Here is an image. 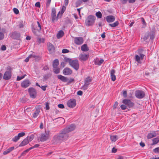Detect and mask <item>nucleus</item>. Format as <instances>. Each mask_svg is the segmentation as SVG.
<instances>
[{"mask_svg": "<svg viewBox=\"0 0 159 159\" xmlns=\"http://www.w3.org/2000/svg\"><path fill=\"white\" fill-rule=\"evenodd\" d=\"M31 55L32 58H34L35 61H38L41 59V57L40 56L36 55L34 54H32Z\"/></svg>", "mask_w": 159, "mask_h": 159, "instance_id": "c756f323", "label": "nucleus"}, {"mask_svg": "<svg viewBox=\"0 0 159 159\" xmlns=\"http://www.w3.org/2000/svg\"><path fill=\"white\" fill-rule=\"evenodd\" d=\"M135 97L139 98L141 99L143 98L145 96V93L143 91L138 90L135 92Z\"/></svg>", "mask_w": 159, "mask_h": 159, "instance_id": "6e6552de", "label": "nucleus"}, {"mask_svg": "<svg viewBox=\"0 0 159 159\" xmlns=\"http://www.w3.org/2000/svg\"><path fill=\"white\" fill-rule=\"evenodd\" d=\"M119 24L118 21H116L112 24H110L109 25L112 27H115L117 26Z\"/></svg>", "mask_w": 159, "mask_h": 159, "instance_id": "c9c22d12", "label": "nucleus"}, {"mask_svg": "<svg viewBox=\"0 0 159 159\" xmlns=\"http://www.w3.org/2000/svg\"><path fill=\"white\" fill-rule=\"evenodd\" d=\"M69 134L63 129L59 133L53 137V141L55 143H59L66 140L69 138Z\"/></svg>", "mask_w": 159, "mask_h": 159, "instance_id": "f257e3e1", "label": "nucleus"}, {"mask_svg": "<svg viewBox=\"0 0 159 159\" xmlns=\"http://www.w3.org/2000/svg\"><path fill=\"white\" fill-rule=\"evenodd\" d=\"M117 151V149L114 148H113L112 150V152L113 153H115Z\"/></svg>", "mask_w": 159, "mask_h": 159, "instance_id": "774afa93", "label": "nucleus"}, {"mask_svg": "<svg viewBox=\"0 0 159 159\" xmlns=\"http://www.w3.org/2000/svg\"><path fill=\"white\" fill-rule=\"evenodd\" d=\"M153 151L155 153L159 152V147H158L154 149L153 150Z\"/></svg>", "mask_w": 159, "mask_h": 159, "instance_id": "5fc2aeb1", "label": "nucleus"}, {"mask_svg": "<svg viewBox=\"0 0 159 159\" xmlns=\"http://www.w3.org/2000/svg\"><path fill=\"white\" fill-rule=\"evenodd\" d=\"M66 10V7L64 6H63L62 7L61 11H59L57 15V18H59V14H61V16L62 15V14L64 13V11H65Z\"/></svg>", "mask_w": 159, "mask_h": 159, "instance_id": "a878e982", "label": "nucleus"}, {"mask_svg": "<svg viewBox=\"0 0 159 159\" xmlns=\"http://www.w3.org/2000/svg\"><path fill=\"white\" fill-rule=\"evenodd\" d=\"M96 15L98 18H102V14L100 11L97 12L96 13Z\"/></svg>", "mask_w": 159, "mask_h": 159, "instance_id": "ea45409f", "label": "nucleus"}, {"mask_svg": "<svg viewBox=\"0 0 159 159\" xmlns=\"http://www.w3.org/2000/svg\"><path fill=\"white\" fill-rule=\"evenodd\" d=\"M20 138L19 136L17 135V136H15L12 139V140L14 142H17L19 139Z\"/></svg>", "mask_w": 159, "mask_h": 159, "instance_id": "a19ab883", "label": "nucleus"}, {"mask_svg": "<svg viewBox=\"0 0 159 159\" xmlns=\"http://www.w3.org/2000/svg\"><path fill=\"white\" fill-rule=\"evenodd\" d=\"M84 40L82 37H76L74 39L75 43L77 45H80L83 43Z\"/></svg>", "mask_w": 159, "mask_h": 159, "instance_id": "2eb2a0df", "label": "nucleus"}, {"mask_svg": "<svg viewBox=\"0 0 159 159\" xmlns=\"http://www.w3.org/2000/svg\"><path fill=\"white\" fill-rule=\"evenodd\" d=\"M92 78L89 77H88L85 78L84 80V84L82 87V89L84 90H86L88 87L89 85L92 82Z\"/></svg>", "mask_w": 159, "mask_h": 159, "instance_id": "39448f33", "label": "nucleus"}, {"mask_svg": "<svg viewBox=\"0 0 159 159\" xmlns=\"http://www.w3.org/2000/svg\"><path fill=\"white\" fill-rule=\"evenodd\" d=\"M56 9L54 8H52V10L51 12V18L52 21L53 22L56 20H57L58 18L56 17Z\"/></svg>", "mask_w": 159, "mask_h": 159, "instance_id": "ddd939ff", "label": "nucleus"}, {"mask_svg": "<svg viewBox=\"0 0 159 159\" xmlns=\"http://www.w3.org/2000/svg\"><path fill=\"white\" fill-rule=\"evenodd\" d=\"M59 64V62L58 59H55L53 62L52 66L53 68L57 67Z\"/></svg>", "mask_w": 159, "mask_h": 159, "instance_id": "2f4dec72", "label": "nucleus"}, {"mask_svg": "<svg viewBox=\"0 0 159 159\" xmlns=\"http://www.w3.org/2000/svg\"><path fill=\"white\" fill-rule=\"evenodd\" d=\"M67 105L70 108H73L76 105V101L75 99H71L69 100L67 103Z\"/></svg>", "mask_w": 159, "mask_h": 159, "instance_id": "9b49d317", "label": "nucleus"}, {"mask_svg": "<svg viewBox=\"0 0 159 159\" xmlns=\"http://www.w3.org/2000/svg\"><path fill=\"white\" fill-rule=\"evenodd\" d=\"M48 49L50 53H52L54 51V47L53 45L50 43H48L47 44Z\"/></svg>", "mask_w": 159, "mask_h": 159, "instance_id": "aec40b11", "label": "nucleus"}, {"mask_svg": "<svg viewBox=\"0 0 159 159\" xmlns=\"http://www.w3.org/2000/svg\"><path fill=\"white\" fill-rule=\"evenodd\" d=\"M19 27L20 28H21L23 27V22L21 21L19 24Z\"/></svg>", "mask_w": 159, "mask_h": 159, "instance_id": "0e129e2a", "label": "nucleus"}, {"mask_svg": "<svg viewBox=\"0 0 159 159\" xmlns=\"http://www.w3.org/2000/svg\"><path fill=\"white\" fill-rule=\"evenodd\" d=\"M136 0H128V2L129 3H134Z\"/></svg>", "mask_w": 159, "mask_h": 159, "instance_id": "338daca9", "label": "nucleus"}, {"mask_svg": "<svg viewBox=\"0 0 159 159\" xmlns=\"http://www.w3.org/2000/svg\"><path fill=\"white\" fill-rule=\"evenodd\" d=\"M15 148V147H11L7 149L5 151H4L3 152V154L4 155H5L8 154L10 152H11L13 151Z\"/></svg>", "mask_w": 159, "mask_h": 159, "instance_id": "b1692460", "label": "nucleus"}, {"mask_svg": "<svg viewBox=\"0 0 159 159\" xmlns=\"http://www.w3.org/2000/svg\"><path fill=\"white\" fill-rule=\"evenodd\" d=\"M47 87L46 85L45 86H41V88L44 91H45L46 90V87Z\"/></svg>", "mask_w": 159, "mask_h": 159, "instance_id": "13d9d810", "label": "nucleus"}, {"mask_svg": "<svg viewBox=\"0 0 159 159\" xmlns=\"http://www.w3.org/2000/svg\"><path fill=\"white\" fill-rule=\"evenodd\" d=\"M44 41V39L43 38H39L38 39V42L39 43H43Z\"/></svg>", "mask_w": 159, "mask_h": 159, "instance_id": "a18cd8bd", "label": "nucleus"}, {"mask_svg": "<svg viewBox=\"0 0 159 159\" xmlns=\"http://www.w3.org/2000/svg\"><path fill=\"white\" fill-rule=\"evenodd\" d=\"M64 32L62 30H60L59 31L57 34V39H59L62 37L64 35Z\"/></svg>", "mask_w": 159, "mask_h": 159, "instance_id": "bb28decb", "label": "nucleus"}, {"mask_svg": "<svg viewBox=\"0 0 159 159\" xmlns=\"http://www.w3.org/2000/svg\"><path fill=\"white\" fill-rule=\"evenodd\" d=\"M118 104V102H116L113 106L114 108H116V107L117 106Z\"/></svg>", "mask_w": 159, "mask_h": 159, "instance_id": "bf43d9fd", "label": "nucleus"}, {"mask_svg": "<svg viewBox=\"0 0 159 159\" xmlns=\"http://www.w3.org/2000/svg\"><path fill=\"white\" fill-rule=\"evenodd\" d=\"M106 19L108 22L110 23L114 21L115 18L112 16H108L106 17Z\"/></svg>", "mask_w": 159, "mask_h": 159, "instance_id": "412c9836", "label": "nucleus"}, {"mask_svg": "<svg viewBox=\"0 0 159 159\" xmlns=\"http://www.w3.org/2000/svg\"><path fill=\"white\" fill-rule=\"evenodd\" d=\"M37 23L39 27L38 29H36L34 27H32V31L35 34H36L37 31H38L39 32L41 29V26L40 25L39 22L38 21H37Z\"/></svg>", "mask_w": 159, "mask_h": 159, "instance_id": "f3484780", "label": "nucleus"}, {"mask_svg": "<svg viewBox=\"0 0 159 159\" xmlns=\"http://www.w3.org/2000/svg\"><path fill=\"white\" fill-rule=\"evenodd\" d=\"M57 121H60L62 122H63L64 120L62 118H58L57 119Z\"/></svg>", "mask_w": 159, "mask_h": 159, "instance_id": "69168bd1", "label": "nucleus"}, {"mask_svg": "<svg viewBox=\"0 0 159 159\" xmlns=\"http://www.w3.org/2000/svg\"><path fill=\"white\" fill-rule=\"evenodd\" d=\"M128 0H121V2L122 4H125L127 3Z\"/></svg>", "mask_w": 159, "mask_h": 159, "instance_id": "052dcab7", "label": "nucleus"}, {"mask_svg": "<svg viewBox=\"0 0 159 159\" xmlns=\"http://www.w3.org/2000/svg\"><path fill=\"white\" fill-rule=\"evenodd\" d=\"M11 69L10 67L7 68V69L4 74L3 79L6 80H8L11 79Z\"/></svg>", "mask_w": 159, "mask_h": 159, "instance_id": "20e7f679", "label": "nucleus"}, {"mask_svg": "<svg viewBox=\"0 0 159 159\" xmlns=\"http://www.w3.org/2000/svg\"><path fill=\"white\" fill-rule=\"evenodd\" d=\"M115 70H111L110 72L111 78V80L113 81H115L116 80V76L115 75Z\"/></svg>", "mask_w": 159, "mask_h": 159, "instance_id": "4be33fe9", "label": "nucleus"}, {"mask_svg": "<svg viewBox=\"0 0 159 159\" xmlns=\"http://www.w3.org/2000/svg\"><path fill=\"white\" fill-rule=\"evenodd\" d=\"M152 142L153 143L152 145H153L157 144L159 142V138H156L153 139Z\"/></svg>", "mask_w": 159, "mask_h": 159, "instance_id": "72a5a7b5", "label": "nucleus"}, {"mask_svg": "<svg viewBox=\"0 0 159 159\" xmlns=\"http://www.w3.org/2000/svg\"><path fill=\"white\" fill-rule=\"evenodd\" d=\"M120 107H121V109L122 110H125L127 108V106L126 105H121L120 106Z\"/></svg>", "mask_w": 159, "mask_h": 159, "instance_id": "8fccbe9b", "label": "nucleus"}, {"mask_svg": "<svg viewBox=\"0 0 159 159\" xmlns=\"http://www.w3.org/2000/svg\"><path fill=\"white\" fill-rule=\"evenodd\" d=\"M4 34L2 32H0V40H2L4 38Z\"/></svg>", "mask_w": 159, "mask_h": 159, "instance_id": "49530a36", "label": "nucleus"}, {"mask_svg": "<svg viewBox=\"0 0 159 159\" xmlns=\"http://www.w3.org/2000/svg\"><path fill=\"white\" fill-rule=\"evenodd\" d=\"M76 127L75 125L74 124H71L70 125L64 129L68 134V133L75 130Z\"/></svg>", "mask_w": 159, "mask_h": 159, "instance_id": "f8f14e48", "label": "nucleus"}, {"mask_svg": "<svg viewBox=\"0 0 159 159\" xmlns=\"http://www.w3.org/2000/svg\"><path fill=\"white\" fill-rule=\"evenodd\" d=\"M20 36V34L19 33L16 31H14L12 33L11 37L14 39H18Z\"/></svg>", "mask_w": 159, "mask_h": 159, "instance_id": "dca6fc26", "label": "nucleus"}, {"mask_svg": "<svg viewBox=\"0 0 159 159\" xmlns=\"http://www.w3.org/2000/svg\"><path fill=\"white\" fill-rule=\"evenodd\" d=\"M25 75H24L22 76H20V77L19 76H17V80L19 81V80H21V79L24 78L25 77Z\"/></svg>", "mask_w": 159, "mask_h": 159, "instance_id": "864d4df0", "label": "nucleus"}, {"mask_svg": "<svg viewBox=\"0 0 159 159\" xmlns=\"http://www.w3.org/2000/svg\"><path fill=\"white\" fill-rule=\"evenodd\" d=\"M45 104L46 110H49V103L48 102H45Z\"/></svg>", "mask_w": 159, "mask_h": 159, "instance_id": "37998d69", "label": "nucleus"}, {"mask_svg": "<svg viewBox=\"0 0 159 159\" xmlns=\"http://www.w3.org/2000/svg\"><path fill=\"white\" fill-rule=\"evenodd\" d=\"M25 138L27 139V140L29 141V142L33 140L34 138V136L33 135H31V136L27 137Z\"/></svg>", "mask_w": 159, "mask_h": 159, "instance_id": "58836bf2", "label": "nucleus"}, {"mask_svg": "<svg viewBox=\"0 0 159 159\" xmlns=\"http://www.w3.org/2000/svg\"><path fill=\"white\" fill-rule=\"evenodd\" d=\"M13 11L14 13L16 14H18L19 13V11L16 8H13Z\"/></svg>", "mask_w": 159, "mask_h": 159, "instance_id": "09e8293b", "label": "nucleus"}, {"mask_svg": "<svg viewBox=\"0 0 159 159\" xmlns=\"http://www.w3.org/2000/svg\"><path fill=\"white\" fill-rule=\"evenodd\" d=\"M63 73L65 75H70L72 74V70L69 68H65L63 71Z\"/></svg>", "mask_w": 159, "mask_h": 159, "instance_id": "a211bd4d", "label": "nucleus"}, {"mask_svg": "<svg viewBox=\"0 0 159 159\" xmlns=\"http://www.w3.org/2000/svg\"><path fill=\"white\" fill-rule=\"evenodd\" d=\"M40 112L39 109H36L33 115V117L34 118H36L39 115Z\"/></svg>", "mask_w": 159, "mask_h": 159, "instance_id": "7c9ffc66", "label": "nucleus"}, {"mask_svg": "<svg viewBox=\"0 0 159 159\" xmlns=\"http://www.w3.org/2000/svg\"><path fill=\"white\" fill-rule=\"evenodd\" d=\"M25 135V133L24 132H21L19 133L18 134V135L19 136V137L20 138L21 137H22L24 136Z\"/></svg>", "mask_w": 159, "mask_h": 159, "instance_id": "c03bdc74", "label": "nucleus"}, {"mask_svg": "<svg viewBox=\"0 0 159 159\" xmlns=\"http://www.w3.org/2000/svg\"><path fill=\"white\" fill-rule=\"evenodd\" d=\"M49 131H45L44 133L42 134L40 138V141L44 142L47 140L49 138Z\"/></svg>", "mask_w": 159, "mask_h": 159, "instance_id": "0eeeda50", "label": "nucleus"}, {"mask_svg": "<svg viewBox=\"0 0 159 159\" xmlns=\"http://www.w3.org/2000/svg\"><path fill=\"white\" fill-rule=\"evenodd\" d=\"M104 61L103 59H101L99 60L98 59H96L94 61L95 64L96 65L100 66L102 63H103Z\"/></svg>", "mask_w": 159, "mask_h": 159, "instance_id": "cd10ccee", "label": "nucleus"}, {"mask_svg": "<svg viewBox=\"0 0 159 159\" xmlns=\"http://www.w3.org/2000/svg\"><path fill=\"white\" fill-rule=\"evenodd\" d=\"M94 16L91 15L88 16L85 20V24L87 26H90L93 25L95 20Z\"/></svg>", "mask_w": 159, "mask_h": 159, "instance_id": "7ed1b4c3", "label": "nucleus"}, {"mask_svg": "<svg viewBox=\"0 0 159 159\" xmlns=\"http://www.w3.org/2000/svg\"><path fill=\"white\" fill-rule=\"evenodd\" d=\"M123 95L124 98H126L127 95V92L126 91H124L123 93Z\"/></svg>", "mask_w": 159, "mask_h": 159, "instance_id": "603ef678", "label": "nucleus"}, {"mask_svg": "<svg viewBox=\"0 0 159 159\" xmlns=\"http://www.w3.org/2000/svg\"><path fill=\"white\" fill-rule=\"evenodd\" d=\"M53 70L55 73L58 74L60 73V69L57 67L56 68H53Z\"/></svg>", "mask_w": 159, "mask_h": 159, "instance_id": "e433bc0d", "label": "nucleus"}, {"mask_svg": "<svg viewBox=\"0 0 159 159\" xmlns=\"http://www.w3.org/2000/svg\"><path fill=\"white\" fill-rule=\"evenodd\" d=\"M29 143V141L27 139L25 138L19 144V147L24 146L27 144Z\"/></svg>", "mask_w": 159, "mask_h": 159, "instance_id": "393cba45", "label": "nucleus"}, {"mask_svg": "<svg viewBox=\"0 0 159 159\" xmlns=\"http://www.w3.org/2000/svg\"><path fill=\"white\" fill-rule=\"evenodd\" d=\"M30 97L32 98H35L37 95L36 90L33 88H30L28 89Z\"/></svg>", "mask_w": 159, "mask_h": 159, "instance_id": "1a4fd4ad", "label": "nucleus"}, {"mask_svg": "<svg viewBox=\"0 0 159 159\" xmlns=\"http://www.w3.org/2000/svg\"><path fill=\"white\" fill-rule=\"evenodd\" d=\"M57 78L58 79L60 80L61 81L64 82H66L68 80L67 77L61 75H58L57 76Z\"/></svg>", "mask_w": 159, "mask_h": 159, "instance_id": "5701e85b", "label": "nucleus"}, {"mask_svg": "<svg viewBox=\"0 0 159 159\" xmlns=\"http://www.w3.org/2000/svg\"><path fill=\"white\" fill-rule=\"evenodd\" d=\"M58 107L60 108H63L64 107V105L61 104H58Z\"/></svg>", "mask_w": 159, "mask_h": 159, "instance_id": "4d7b16f0", "label": "nucleus"}, {"mask_svg": "<svg viewBox=\"0 0 159 159\" xmlns=\"http://www.w3.org/2000/svg\"><path fill=\"white\" fill-rule=\"evenodd\" d=\"M142 50L139 49L138 50V52L139 56L138 55H136L135 57V59L138 63H141L140 60H143V59L144 55L142 54L141 52Z\"/></svg>", "mask_w": 159, "mask_h": 159, "instance_id": "423d86ee", "label": "nucleus"}, {"mask_svg": "<svg viewBox=\"0 0 159 159\" xmlns=\"http://www.w3.org/2000/svg\"><path fill=\"white\" fill-rule=\"evenodd\" d=\"M124 104L127 106L129 108L133 107L134 105V103L131 100L128 99H125L122 102Z\"/></svg>", "mask_w": 159, "mask_h": 159, "instance_id": "9d476101", "label": "nucleus"}, {"mask_svg": "<svg viewBox=\"0 0 159 159\" xmlns=\"http://www.w3.org/2000/svg\"><path fill=\"white\" fill-rule=\"evenodd\" d=\"M83 94V92L81 91H79L77 92V94L79 95H81Z\"/></svg>", "mask_w": 159, "mask_h": 159, "instance_id": "e2e57ef3", "label": "nucleus"}, {"mask_svg": "<svg viewBox=\"0 0 159 159\" xmlns=\"http://www.w3.org/2000/svg\"><path fill=\"white\" fill-rule=\"evenodd\" d=\"M117 136L116 135H113L110 136V139L113 142H115L117 139Z\"/></svg>", "mask_w": 159, "mask_h": 159, "instance_id": "f704fd0d", "label": "nucleus"}, {"mask_svg": "<svg viewBox=\"0 0 159 159\" xmlns=\"http://www.w3.org/2000/svg\"><path fill=\"white\" fill-rule=\"evenodd\" d=\"M81 50L83 51L86 52L89 50V48L86 44H84L81 47Z\"/></svg>", "mask_w": 159, "mask_h": 159, "instance_id": "c85d7f7f", "label": "nucleus"}, {"mask_svg": "<svg viewBox=\"0 0 159 159\" xmlns=\"http://www.w3.org/2000/svg\"><path fill=\"white\" fill-rule=\"evenodd\" d=\"M89 57V54H80L79 56V59L81 61H86Z\"/></svg>", "mask_w": 159, "mask_h": 159, "instance_id": "4468645a", "label": "nucleus"}, {"mask_svg": "<svg viewBox=\"0 0 159 159\" xmlns=\"http://www.w3.org/2000/svg\"><path fill=\"white\" fill-rule=\"evenodd\" d=\"M156 136V134L155 132L150 133L148 134L147 136V138L148 139H151L155 137Z\"/></svg>", "mask_w": 159, "mask_h": 159, "instance_id": "473e14b6", "label": "nucleus"}, {"mask_svg": "<svg viewBox=\"0 0 159 159\" xmlns=\"http://www.w3.org/2000/svg\"><path fill=\"white\" fill-rule=\"evenodd\" d=\"M69 64L76 70H78L79 68V64L78 60H72L71 59L67 58L66 60Z\"/></svg>", "mask_w": 159, "mask_h": 159, "instance_id": "f03ea898", "label": "nucleus"}, {"mask_svg": "<svg viewBox=\"0 0 159 159\" xmlns=\"http://www.w3.org/2000/svg\"><path fill=\"white\" fill-rule=\"evenodd\" d=\"M35 6L38 7H39L40 6V2H37L35 4Z\"/></svg>", "mask_w": 159, "mask_h": 159, "instance_id": "680f3d73", "label": "nucleus"}, {"mask_svg": "<svg viewBox=\"0 0 159 159\" xmlns=\"http://www.w3.org/2000/svg\"><path fill=\"white\" fill-rule=\"evenodd\" d=\"M33 148H30L28 149H27L25 150L23 153H22L21 155V156H23L25 155L26 153L28 152L30 150H31V149Z\"/></svg>", "mask_w": 159, "mask_h": 159, "instance_id": "4c0bfd02", "label": "nucleus"}, {"mask_svg": "<svg viewBox=\"0 0 159 159\" xmlns=\"http://www.w3.org/2000/svg\"><path fill=\"white\" fill-rule=\"evenodd\" d=\"M1 49V50L4 51L6 50V47L5 45H2V46Z\"/></svg>", "mask_w": 159, "mask_h": 159, "instance_id": "6e6d98bb", "label": "nucleus"}, {"mask_svg": "<svg viewBox=\"0 0 159 159\" xmlns=\"http://www.w3.org/2000/svg\"><path fill=\"white\" fill-rule=\"evenodd\" d=\"M30 84V82L29 80H26L21 83V85L22 87L24 88H26L29 86Z\"/></svg>", "mask_w": 159, "mask_h": 159, "instance_id": "6ab92c4d", "label": "nucleus"}, {"mask_svg": "<svg viewBox=\"0 0 159 159\" xmlns=\"http://www.w3.org/2000/svg\"><path fill=\"white\" fill-rule=\"evenodd\" d=\"M69 52V50L66 49H64L62 51V52L63 53H67Z\"/></svg>", "mask_w": 159, "mask_h": 159, "instance_id": "3c124183", "label": "nucleus"}, {"mask_svg": "<svg viewBox=\"0 0 159 159\" xmlns=\"http://www.w3.org/2000/svg\"><path fill=\"white\" fill-rule=\"evenodd\" d=\"M149 37V34H146L144 37L142 38L143 41H145L146 40H147Z\"/></svg>", "mask_w": 159, "mask_h": 159, "instance_id": "79ce46f5", "label": "nucleus"}, {"mask_svg": "<svg viewBox=\"0 0 159 159\" xmlns=\"http://www.w3.org/2000/svg\"><path fill=\"white\" fill-rule=\"evenodd\" d=\"M32 58L31 54L30 55L27 57L25 60V62H28L29 59Z\"/></svg>", "mask_w": 159, "mask_h": 159, "instance_id": "de8ad7c7", "label": "nucleus"}]
</instances>
